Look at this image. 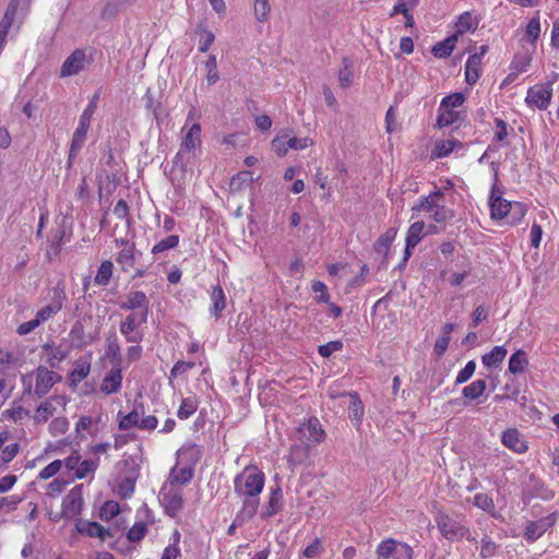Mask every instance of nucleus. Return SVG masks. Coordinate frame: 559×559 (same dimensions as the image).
I'll return each mask as SVG.
<instances>
[{"label": "nucleus", "mask_w": 559, "mask_h": 559, "mask_svg": "<svg viewBox=\"0 0 559 559\" xmlns=\"http://www.w3.org/2000/svg\"><path fill=\"white\" fill-rule=\"evenodd\" d=\"M136 254L141 255L140 251H136L135 246L129 248H122L116 255V262L119 264L122 272L128 273L136 263Z\"/></svg>", "instance_id": "nucleus-19"}, {"label": "nucleus", "mask_w": 559, "mask_h": 559, "mask_svg": "<svg viewBox=\"0 0 559 559\" xmlns=\"http://www.w3.org/2000/svg\"><path fill=\"white\" fill-rule=\"evenodd\" d=\"M195 33L197 34H200V45H199V51L200 52H206L209 50V48L211 47V45L213 44L214 41V34L206 29L205 27H203L202 25H199L197 28H195Z\"/></svg>", "instance_id": "nucleus-47"}, {"label": "nucleus", "mask_w": 559, "mask_h": 559, "mask_svg": "<svg viewBox=\"0 0 559 559\" xmlns=\"http://www.w3.org/2000/svg\"><path fill=\"white\" fill-rule=\"evenodd\" d=\"M119 420V429L120 430H129L133 427H140V412L138 408H133L129 414L122 415V412L120 411L118 413Z\"/></svg>", "instance_id": "nucleus-34"}, {"label": "nucleus", "mask_w": 559, "mask_h": 559, "mask_svg": "<svg viewBox=\"0 0 559 559\" xmlns=\"http://www.w3.org/2000/svg\"><path fill=\"white\" fill-rule=\"evenodd\" d=\"M87 58L84 49H75L62 63L60 68V78H69L80 73L85 64Z\"/></svg>", "instance_id": "nucleus-9"}, {"label": "nucleus", "mask_w": 559, "mask_h": 559, "mask_svg": "<svg viewBox=\"0 0 559 559\" xmlns=\"http://www.w3.org/2000/svg\"><path fill=\"white\" fill-rule=\"evenodd\" d=\"M437 118V126L439 128L449 127L455 123L459 119V112L454 109H442Z\"/></svg>", "instance_id": "nucleus-48"}, {"label": "nucleus", "mask_w": 559, "mask_h": 559, "mask_svg": "<svg viewBox=\"0 0 559 559\" xmlns=\"http://www.w3.org/2000/svg\"><path fill=\"white\" fill-rule=\"evenodd\" d=\"M29 4L31 0H10L5 12L15 17L19 10L25 14L29 8Z\"/></svg>", "instance_id": "nucleus-57"}, {"label": "nucleus", "mask_w": 559, "mask_h": 559, "mask_svg": "<svg viewBox=\"0 0 559 559\" xmlns=\"http://www.w3.org/2000/svg\"><path fill=\"white\" fill-rule=\"evenodd\" d=\"M99 99V92H96L92 98L90 99L86 108L80 116L79 126L75 129L73 136L75 139V146H79L80 143H85L87 132L91 126V120L96 111L97 103Z\"/></svg>", "instance_id": "nucleus-5"}, {"label": "nucleus", "mask_w": 559, "mask_h": 559, "mask_svg": "<svg viewBox=\"0 0 559 559\" xmlns=\"http://www.w3.org/2000/svg\"><path fill=\"white\" fill-rule=\"evenodd\" d=\"M36 383L34 393L37 397H44L53 388L55 384L62 380V377L53 370H49L45 366H38L34 372Z\"/></svg>", "instance_id": "nucleus-4"}, {"label": "nucleus", "mask_w": 559, "mask_h": 559, "mask_svg": "<svg viewBox=\"0 0 559 559\" xmlns=\"http://www.w3.org/2000/svg\"><path fill=\"white\" fill-rule=\"evenodd\" d=\"M487 388V383L484 379L473 381L462 390V394L465 399L476 400L480 397Z\"/></svg>", "instance_id": "nucleus-35"}, {"label": "nucleus", "mask_w": 559, "mask_h": 559, "mask_svg": "<svg viewBox=\"0 0 559 559\" xmlns=\"http://www.w3.org/2000/svg\"><path fill=\"white\" fill-rule=\"evenodd\" d=\"M61 466H62V461L55 460L53 462L48 464L45 468H43L39 472L38 477L40 479H49V478L53 477L60 471Z\"/></svg>", "instance_id": "nucleus-62"}, {"label": "nucleus", "mask_w": 559, "mask_h": 559, "mask_svg": "<svg viewBox=\"0 0 559 559\" xmlns=\"http://www.w3.org/2000/svg\"><path fill=\"white\" fill-rule=\"evenodd\" d=\"M527 365L528 360L526 358V353L522 349H518L509 359L508 370L512 374H519L524 371Z\"/></svg>", "instance_id": "nucleus-31"}, {"label": "nucleus", "mask_w": 559, "mask_h": 559, "mask_svg": "<svg viewBox=\"0 0 559 559\" xmlns=\"http://www.w3.org/2000/svg\"><path fill=\"white\" fill-rule=\"evenodd\" d=\"M342 395H348L350 399L348 405V416L355 426H360L365 413L364 405L357 392H343Z\"/></svg>", "instance_id": "nucleus-20"}, {"label": "nucleus", "mask_w": 559, "mask_h": 559, "mask_svg": "<svg viewBox=\"0 0 559 559\" xmlns=\"http://www.w3.org/2000/svg\"><path fill=\"white\" fill-rule=\"evenodd\" d=\"M352 62L348 58H343V68L338 72V81L342 88H348L353 82Z\"/></svg>", "instance_id": "nucleus-43"}, {"label": "nucleus", "mask_w": 559, "mask_h": 559, "mask_svg": "<svg viewBox=\"0 0 559 559\" xmlns=\"http://www.w3.org/2000/svg\"><path fill=\"white\" fill-rule=\"evenodd\" d=\"M476 370V362L474 360H469L463 369H461L456 376L455 383L462 384L467 382L474 374Z\"/></svg>", "instance_id": "nucleus-55"}, {"label": "nucleus", "mask_w": 559, "mask_h": 559, "mask_svg": "<svg viewBox=\"0 0 559 559\" xmlns=\"http://www.w3.org/2000/svg\"><path fill=\"white\" fill-rule=\"evenodd\" d=\"M456 41H457V34H453V35L447 37L444 40L437 43L432 47L431 52L437 58H447L453 52Z\"/></svg>", "instance_id": "nucleus-29"}, {"label": "nucleus", "mask_w": 559, "mask_h": 559, "mask_svg": "<svg viewBox=\"0 0 559 559\" xmlns=\"http://www.w3.org/2000/svg\"><path fill=\"white\" fill-rule=\"evenodd\" d=\"M465 102V96L461 92L453 93L451 95L445 96L440 104L439 110L442 109H455L463 105Z\"/></svg>", "instance_id": "nucleus-46"}, {"label": "nucleus", "mask_w": 559, "mask_h": 559, "mask_svg": "<svg viewBox=\"0 0 559 559\" xmlns=\"http://www.w3.org/2000/svg\"><path fill=\"white\" fill-rule=\"evenodd\" d=\"M135 488V477L134 476H127L124 477L118 486V492L123 498H130Z\"/></svg>", "instance_id": "nucleus-52"}, {"label": "nucleus", "mask_w": 559, "mask_h": 559, "mask_svg": "<svg viewBox=\"0 0 559 559\" xmlns=\"http://www.w3.org/2000/svg\"><path fill=\"white\" fill-rule=\"evenodd\" d=\"M91 371V364L88 361L78 360L75 361V368L70 372L69 379L71 385H78L83 379H85Z\"/></svg>", "instance_id": "nucleus-36"}, {"label": "nucleus", "mask_w": 559, "mask_h": 559, "mask_svg": "<svg viewBox=\"0 0 559 559\" xmlns=\"http://www.w3.org/2000/svg\"><path fill=\"white\" fill-rule=\"evenodd\" d=\"M114 264L110 260L103 261L94 277L95 284L99 286H107L112 276Z\"/></svg>", "instance_id": "nucleus-37"}, {"label": "nucleus", "mask_w": 559, "mask_h": 559, "mask_svg": "<svg viewBox=\"0 0 559 559\" xmlns=\"http://www.w3.org/2000/svg\"><path fill=\"white\" fill-rule=\"evenodd\" d=\"M145 322L140 321V314L130 312L123 321L120 322L119 330L128 343L140 344L143 340V333L136 329Z\"/></svg>", "instance_id": "nucleus-12"}, {"label": "nucleus", "mask_w": 559, "mask_h": 559, "mask_svg": "<svg viewBox=\"0 0 559 559\" xmlns=\"http://www.w3.org/2000/svg\"><path fill=\"white\" fill-rule=\"evenodd\" d=\"M397 543L393 538L382 540L376 549L377 559H394Z\"/></svg>", "instance_id": "nucleus-39"}, {"label": "nucleus", "mask_w": 559, "mask_h": 559, "mask_svg": "<svg viewBox=\"0 0 559 559\" xmlns=\"http://www.w3.org/2000/svg\"><path fill=\"white\" fill-rule=\"evenodd\" d=\"M508 350L504 346H495L489 353L481 356V362L487 368H498L504 360Z\"/></svg>", "instance_id": "nucleus-25"}, {"label": "nucleus", "mask_w": 559, "mask_h": 559, "mask_svg": "<svg viewBox=\"0 0 559 559\" xmlns=\"http://www.w3.org/2000/svg\"><path fill=\"white\" fill-rule=\"evenodd\" d=\"M552 87L551 82L535 85L527 91L526 102L536 106L538 109H546L551 100Z\"/></svg>", "instance_id": "nucleus-8"}, {"label": "nucleus", "mask_w": 559, "mask_h": 559, "mask_svg": "<svg viewBox=\"0 0 559 559\" xmlns=\"http://www.w3.org/2000/svg\"><path fill=\"white\" fill-rule=\"evenodd\" d=\"M199 402L195 396H189L181 401L177 416L179 419H188L198 409Z\"/></svg>", "instance_id": "nucleus-41"}, {"label": "nucleus", "mask_w": 559, "mask_h": 559, "mask_svg": "<svg viewBox=\"0 0 559 559\" xmlns=\"http://www.w3.org/2000/svg\"><path fill=\"white\" fill-rule=\"evenodd\" d=\"M130 0L109 1L103 8L100 17L103 20H111L116 17L120 12L124 11L130 5Z\"/></svg>", "instance_id": "nucleus-30"}, {"label": "nucleus", "mask_w": 559, "mask_h": 559, "mask_svg": "<svg viewBox=\"0 0 559 559\" xmlns=\"http://www.w3.org/2000/svg\"><path fill=\"white\" fill-rule=\"evenodd\" d=\"M481 61L478 56H469L465 63V81L467 84H475L481 74Z\"/></svg>", "instance_id": "nucleus-26"}, {"label": "nucleus", "mask_w": 559, "mask_h": 559, "mask_svg": "<svg viewBox=\"0 0 559 559\" xmlns=\"http://www.w3.org/2000/svg\"><path fill=\"white\" fill-rule=\"evenodd\" d=\"M252 174L250 171H239L235 176H233L230 180V189L231 190H241L243 185H250L252 182Z\"/></svg>", "instance_id": "nucleus-50"}, {"label": "nucleus", "mask_w": 559, "mask_h": 559, "mask_svg": "<svg viewBox=\"0 0 559 559\" xmlns=\"http://www.w3.org/2000/svg\"><path fill=\"white\" fill-rule=\"evenodd\" d=\"M525 33L532 44L538 39L540 34V22L538 16H534L530 20Z\"/></svg>", "instance_id": "nucleus-56"}, {"label": "nucleus", "mask_w": 559, "mask_h": 559, "mask_svg": "<svg viewBox=\"0 0 559 559\" xmlns=\"http://www.w3.org/2000/svg\"><path fill=\"white\" fill-rule=\"evenodd\" d=\"M342 348L343 343L341 341H332L320 345L318 352L323 358H329L334 352H340Z\"/></svg>", "instance_id": "nucleus-60"}, {"label": "nucleus", "mask_w": 559, "mask_h": 559, "mask_svg": "<svg viewBox=\"0 0 559 559\" xmlns=\"http://www.w3.org/2000/svg\"><path fill=\"white\" fill-rule=\"evenodd\" d=\"M323 551V547H322V542L320 538H314L313 542L311 544H309L302 555L304 557L308 558V559H316L318 558Z\"/></svg>", "instance_id": "nucleus-58"}, {"label": "nucleus", "mask_w": 559, "mask_h": 559, "mask_svg": "<svg viewBox=\"0 0 559 559\" xmlns=\"http://www.w3.org/2000/svg\"><path fill=\"white\" fill-rule=\"evenodd\" d=\"M122 384V369L121 366H114V368L105 376L100 390L106 394L117 393Z\"/></svg>", "instance_id": "nucleus-15"}, {"label": "nucleus", "mask_w": 559, "mask_h": 559, "mask_svg": "<svg viewBox=\"0 0 559 559\" xmlns=\"http://www.w3.org/2000/svg\"><path fill=\"white\" fill-rule=\"evenodd\" d=\"M424 228L425 223L420 221L415 222L409 226L405 239L408 248H415L419 243L424 237Z\"/></svg>", "instance_id": "nucleus-32"}, {"label": "nucleus", "mask_w": 559, "mask_h": 559, "mask_svg": "<svg viewBox=\"0 0 559 559\" xmlns=\"http://www.w3.org/2000/svg\"><path fill=\"white\" fill-rule=\"evenodd\" d=\"M264 480V474L257 468H246L235 477V492L242 499L241 514L247 516L257 514Z\"/></svg>", "instance_id": "nucleus-1"}, {"label": "nucleus", "mask_w": 559, "mask_h": 559, "mask_svg": "<svg viewBox=\"0 0 559 559\" xmlns=\"http://www.w3.org/2000/svg\"><path fill=\"white\" fill-rule=\"evenodd\" d=\"M201 145V126L199 123H194L191 126L186 136L181 142V147L186 150L188 153L194 151L198 146Z\"/></svg>", "instance_id": "nucleus-28"}, {"label": "nucleus", "mask_w": 559, "mask_h": 559, "mask_svg": "<svg viewBox=\"0 0 559 559\" xmlns=\"http://www.w3.org/2000/svg\"><path fill=\"white\" fill-rule=\"evenodd\" d=\"M474 506L481 509L483 511H486L490 513L492 516H496L495 511V503L490 496L484 492H478L474 496Z\"/></svg>", "instance_id": "nucleus-44"}, {"label": "nucleus", "mask_w": 559, "mask_h": 559, "mask_svg": "<svg viewBox=\"0 0 559 559\" xmlns=\"http://www.w3.org/2000/svg\"><path fill=\"white\" fill-rule=\"evenodd\" d=\"M432 219L437 223H443L449 218L453 217V212L447 209L444 205L439 204L433 211L431 215Z\"/></svg>", "instance_id": "nucleus-63"}, {"label": "nucleus", "mask_w": 559, "mask_h": 559, "mask_svg": "<svg viewBox=\"0 0 559 559\" xmlns=\"http://www.w3.org/2000/svg\"><path fill=\"white\" fill-rule=\"evenodd\" d=\"M56 408L50 402V400H46L43 402L36 409V413L34 415V420L37 424H44L48 420L50 416L53 415Z\"/></svg>", "instance_id": "nucleus-42"}, {"label": "nucleus", "mask_w": 559, "mask_h": 559, "mask_svg": "<svg viewBox=\"0 0 559 559\" xmlns=\"http://www.w3.org/2000/svg\"><path fill=\"white\" fill-rule=\"evenodd\" d=\"M308 431L307 440L309 442L318 443L323 440L325 432L321 428V424L317 418H310L308 423L302 427V430Z\"/></svg>", "instance_id": "nucleus-33"}, {"label": "nucleus", "mask_w": 559, "mask_h": 559, "mask_svg": "<svg viewBox=\"0 0 559 559\" xmlns=\"http://www.w3.org/2000/svg\"><path fill=\"white\" fill-rule=\"evenodd\" d=\"M178 243H179V236L170 235V236L166 237L165 239H162L160 241H158L152 248V253L154 255L159 254L164 251L176 248L178 246Z\"/></svg>", "instance_id": "nucleus-45"}, {"label": "nucleus", "mask_w": 559, "mask_h": 559, "mask_svg": "<svg viewBox=\"0 0 559 559\" xmlns=\"http://www.w3.org/2000/svg\"><path fill=\"white\" fill-rule=\"evenodd\" d=\"M41 349L46 357L45 361L49 365L50 368H59L60 362L64 360L69 354L60 346H55L53 344L49 343L44 344Z\"/></svg>", "instance_id": "nucleus-17"}, {"label": "nucleus", "mask_w": 559, "mask_h": 559, "mask_svg": "<svg viewBox=\"0 0 559 559\" xmlns=\"http://www.w3.org/2000/svg\"><path fill=\"white\" fill-rule=\"evenodd\" d=\"M444 198V193L441 190H436L429 195L421 197L419 203L413 206L415 212H432L438 205L439 201Z\"/></svg>", "instance_id": "nucleus-27"}, {"label": "nucleus", "mask_w": 559, "mask_h": 559, "mask_svg": "<svg viewBox=\"0 0 559 559\" xmlns=\"http://www.w3.org/2000/svg\"><path fill=\"white\" fill-rule=\"evenodd\" d=\"M66 299L64 289L59 285L51 289L50 301L47 306L39 309L36 313V318L40 323L47 321L53 314L62 309L63 300Z\"/></svg>", "instance_id": "nucleus-11"}, {"label": "nucleus", "mask_w": 559, "mask_h": 559, "mask_svg": "<svg viewBox=\"0 0 559 559\" xmlns=\"http://www.w3.org/2000/svg\"><path fill=\"white\" fill-rule=\"evenodd\" d=\"M396 229L389 228L384 234H382L373 245L374 251L383 254V259L380 263V267H386L388 263V253L390 251V247L395 239Z\"/></svg>", "instance_id": "nucleus-16"}, {"label": "nucleus", "mask_w": 559, "mask_h": 559, "mask_svg": "<svg viewBox=\"0 0 559 559\" xmlns=\"http://www.w3.org/2000/svg\"><path fill=\"white\" fill-rule=\"evenodd\" d=\"M119 308L124 311L135 312L140 314L141 322H147L150 299L142 290H131L126 295L124 300L119 302Z\"/></svg>", "instance_id": "nucleus-3"}, {"label": "nucleus", "mask_w": 559, "mask_h": 559, "mask_svg": "<svg viewBox=\"0 0 559 559\" xmlns=\"http://www.w3.org/2000/svg\"><path fill=\"white\" fill-rule=\"evenodd\" d=\"M106 357L110 360L112 366H121L122 356L117 334L111 332L106 337Z\"/></svg>", "instance_id": "nucleus-24"}, {"label": "nucleus", "mask_w": 559, "mask_h": 559, "mask_svg": "<svg viewBox=\"0 0 559 559\" xmlns=\"http://www.w3.org/2000/svg\"><path fill=\"white\" fill-rule=\"evenodd\" d=\"M435 521L441 535L448 540H461L464 537L469 542L475 540L471 535L469 528L463 524V519L460 515L451 516L439 512Z\"/></svg>", "instance_id": "nucleus-2"}, {"label": "nucleus", "mask_w": 559, "mask_h": 559, "mask_svg": "<svg viewBox=\"0 0 559 559\" xmlns=\"http://www.w3.org/2000/svg\"><path fill=\"white\" fill-rule=\"evenodd\" d=\"M501 442L518 454L525 453L528 449L527 442L521 439V433L516 428L506 429L502 432Z\"/></svg>", "instance_id": "nucleus-13"}, {"label": "nucleus", "mask_w": 559, "mask_h": 559, "mask_svg": "<svg viewBox=\"0 0 559 559\" xmlns=\"http://www.w3.org/2000/svg\"><path fill=\"white\" fill-rule=\"evenodd\" d=\"M477 21L473 17L471 12H464L459 16L456 22V33L457 36L464 34L465 32H474L477 28Z\"/></svg>", "instance_id": "nucleus-38"}, {"label": "nucleus", "mask_w": 559, "mask_h": 559, "mask_svg": "<svg viewBox=\"0 0 559 559\" xmlns=\"http://www.w3.org/2000/svg\"><path fill=\"white\" fill-rule=\"evenodd\" d=\"M75 526L79 533L91 537H98L102 540H105L107 536H111L109 530L97 522L79 521Z\"/></svg>", "instance_id": "nucleus-18"}, {"label": "nucleus", "mask_w": 559, "mask_h": 559, "mask_svg": "<svg viewBox=\"0 0 559 559\" xmlns=\"http://www.w3.org/2000/svg\"><path fill=\"white\" fill-rule=\"evenodd\" d=\"M83 485L74 486L62 500V516L72 519L79 515L83 507Z\"/></svg>", "instance_id": "nucleus-7"}, {"label": "nucleus", "mask_w": 559, "mask_h": 559, "mask_svg": "<svg viewBox=\"0 0 559 559\" xmlns=\"http://www.w3.org/2000/svg\"><path fill=\"white\" fill-rule=\"evenodd\" d=\"M212 306L210 308V312L216 319L222 317L224 309L226 308V295L224 293L223 287L217 284L213 286L211 293Z\"/></svg>", "instance_id": "nucleus-21"}, {"label": "nucleus", "mask_w": 559, "mask_h": 559, "mask_svg": "<svg viewBox=\"0 0 559 559\" xmlns=\"http://www.w3.org/2000/svg\"><path fill=\"white\" fill-rule=\"evenodd\" d=\"M271 11L270 0H255L254 14L258 21L264 22L269 17Z\"/></svg>", "instance_id": "nucleus-54"}, {"label": "nucleus", "mask_w": 559, "mask_h": 559, "mask_svg": "<svg viewBox=\"0 0 559 559\" xmlns=\"http://www.w3.org/2000/svg\"><path fill=\"white\" fill-rule=\"evenodd\" d=\"M394 559H413V548L406 543L399 542Z\"/></svg>", "instance_id": "nucleus-64"}, {"label": "nucleus", "mask_w": 559, "mask_h": 559, "mask_svg": "<svg viewBox=\"0 0 559 559\" xmlns=\"http://www.w3.org/2000/svg\"><path fill=\"white\" fill-rule=\"evenodd\" d=\"M499 548V545L496 544L491 538L488 536H485L481 539V550H480V557L481 558H490L493 557Z\"/></svg>", "instance_id": "nucleus-59"}, {"label": "nucleus", "mask_w": 559, "mask_h": 559, "mask_svg": "<svg viewBox=\"0 0 559 559\" xmlns=\"http://www.w3.org/2000/svg\"><path fill=\"white\" fill-rule=\"evenodd\" d=\"M456 146H460V147L462 146V143L457 140L449 139V140L441 141L436 144V146L432 151V155L438 158L445 157V156L450 155Z\"/></svg>", "instance_id": "nucleus-40"}, {"label": "nucleus", "mask_w": 559, "mask_h": 559, "mask_svg": "<svg viewBox=\"0 0 559 559\" xmlns=\"http://www.w3.org/2000/svg\"><path fill=\"white\" fill-rule=\"evenodd\" d=\"M146 533H147L146 524L143 522H138L128 531L127 538L131 543H138L144 538Z\"/></svg>", "instance_id": "nucleus-51"}, {"label": "nucleus", "mask_w": 559, "mask_h": 559, "mask_svg": "<svg viewBox=\"0 0 559 559\" xmlns=\"http://www.w3.org/2000/svg\"><path fill=\"white\" fill-rule=\"evenodd\" d=\"M98 466V460H84L81 462L75 471V477L79 479L85 478L90 473L96 471Z\"/></svg>", "instance_id": "nucleus-53"}, {"label": "nucleus", "mask_w": 559, "mask_h": 559, "mask_svg": "<svg viewBox=\"0 0 559 559\" xmlns=\"http://www.w3.org/2000/svg\"><path fill=\"white\" fill-rule=\"evenodd\" d=\"M286 141H287V133L278 135V136L274 138L272 141V147L280 157L285 156L288 152V146H287Z\"/></svg>", "instance_id": "nucleus-61"}, {"label": "nucleus", "mask_w": 559, "mask_h": 559, "mask_svg": "<svg viewBox=\"0 0 559 559\" xmlns=\"http://www.w3.org/2000/svg\"><path fill=\"white\" fill-rule=\"evenodd\" d=\"M194 476L193 466H183L178 468L177 466L173 467L169 474V485L170 487H175L177 485H187L191 481Z\"/></svg>", "instance_id": "nucleus-22"}, {"label": "nucleus", "mask_w": 559, "mask_h": 559, "mask_svg": "<svg viewBox=\"0 0 559 559\" xmlns=\"http://www.w3.org/2000/svg\"><path fill=\"white\" fill-rule=\"evenodd\" d=\"M159 501L165 513L171 519H176L183 509L182 491L176 487H170L168 491H160Z\"/></svg>", "instance_id": "nucleus-6"}, {"label": "nucleus", "mask_w": 559, "mask_h": 559, "mask_svg": "<svg viewBox=\"0 0 559 559\" xmlns=\"http://www.w3.org/2000/svg\"><path fill=\"white\" fill-rule=\"evenodd\" d=\"M283 509V492L280 486L271 489L266 504L263 507L261 518L266 520L274 516Z\"/></svg>", "instance_id": "nucleus-14"}, {"label": "nucleus", "mask_w": 559, "mask_h": 559, "mask_svg": "<svg viewBox=\"0 0 559 559\" xmlns=\"http://www.w3.org/2000/svg\"><path fill=\"white\" fill-rule=\"evenodd\" d=\"M557 521L555 513L544 516L537 521L528 522L524 532L523 537L528 543L536 542L545 532H547Z\"/></svg>", "instance_id": "nucleus-10"}, {"label": "nucleus", "mask_w": 559, "mask_h": 559, "mask_svg": "<svg viewBox=\"0 0 559 559\" xmlns=\"http://www.w3.org/2000/svg\"><path fill=\"white\" fill-rule=\"evenodd\" d=\"M532 62V57L528 52L515 53L511 63L512 69L516 72H525Z\"/></svg>", "instance_id": "nucleus-49"}, {"label": "nucleus", "mask_w": 559, "mask_h": 559, "mask_svg": "<svg viewBox=\"0 0 559 559\" xmlns=\"http://www.w3.org/2000/svg\"><path fill=\"white\" fill-rule=\"evenodd\" d=\"M490 212L493 219H502L512 212V202L501 198H490Z\"/></svg>", "instance_id": "nucleus-23"}]
</instances>
